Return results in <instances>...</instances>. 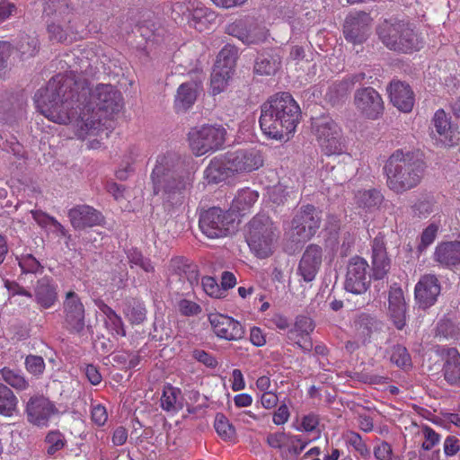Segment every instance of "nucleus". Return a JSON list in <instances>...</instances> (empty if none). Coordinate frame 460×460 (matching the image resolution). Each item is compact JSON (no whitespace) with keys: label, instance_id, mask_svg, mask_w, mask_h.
I'll return each instance as SVG.
<instances>
[{"label":"nucleus","instance_id":"obj_11","mask_svg":"<svg viewBox=\"0 0 460 460\" xmlns=\"http://www.w3.org/2000/svg\"><path fill=\"white\" fill-rule=\"evenodd\" d=\"M371 283L370 268L367 261L359 256L349 260L347 267L345 289L356 295L367 292Z\"/></svg>","mask_w":460,"mask_h":460},{"label":"nucleus","instance_id":"obj_17","mask_svg":"<svg viewBox=\"0 0 460 460\" xmlns=\"http://www.w3.org/2000/svg\"><path fill=\"white\" fill-rule=\"evenodd\" d=\"M354 104L366 118L378 119L384 112V102L377 91L372 87H364L355 93Z\"/></svg>","mask_w":460,"mask_h":460},{"label":"nucleus","instance_id":"obj_20","mask_svg":"<svg viewBox=\"0 0 460 460\" xmlns=\"http://www.w3.org/2000/svg\"><path fill=\"white\" fill-rule=\"evenodd\" d=\"M67 217L72 227L77 231L102 226L105 222V217L100 210L86 204L74 206L68 210Z\"/></svg>","mask_w":460,"mask_h":460},{"label":"nucleus","instance_id":"obj_50","mask_svg":"<svg viewBox=\"0 0 460 460\" xmlns=\"http://www.w3.org/2000/svg\"><path fill=\"white\" fill-rule=\"evenodd\" d=\"M290 439L299 441L295 435L284 431H278L270 433L267 436L266 442L270 447L281 450L288 447Z\"/></svg>","mask_w":460,"mask_h":460},{"label":"nucleus","instance_id":"obj_29","mask_svg":"<svg viewBox=\"0 0 460 460\" xmlns=\"http://www.w3.org/2000/svg\"><path fill=\"white\" fill-rule=\"evenodd\" d=\"M37 303L45 309L52 307L58 300L57 285L49 277L38 280L35 288Z\"/></svg>","mask_w":460,"mask_h":460},{"label":"nucleus","instance_id":"obj_31","mask_svg":"<svg viewBox=\"0 0 460 460\" xmlns=\"http://www.w3.org/2000/svg\"><path fill=\"white\" fill-rule=\"evenodd\" d=\"M43 13L48 17H54L57 22L71 23L74 22V13L68 0H46Z\"/></svg>","mask_w":460,"mask_h":460},{"label":"nucleus","instance_id":"obj_43","mask_svg":"<svg viewBox=\"0 0 460 460\" xmlns=\"http://www.w3.org/2000/svg\"><path fill=\"white\" fill-rule=\"evenodd\" d=\"M48 456H53L66 446V439L58 429L50 430L44 438Z\"/></svg>","mask_w":460,"mask_h":460},{"label":"nucleus","instance_id":"obj_26","mask_svg":"<svg viewBox=\"0 0 460 460\" xmlns=\"http://www.w3.org/2000/svg\"><path fill=\"white\" fill-rule=\"evenodd\" d=\"M389 96L392 103L401 111L409 112L414 104V95L409 84L400 81L389 85Z\"/></svg>","mask_w":460,"mask_h":460},{"label":"nucleus","instance_id":"obj_4","mask_svg":"<svg viewBox=\"0 0 460 460\" xmlns=\"http://www.w3.org/2000/svg\"><path fill=\"white\" fill-rule=\"evenodd\" d=\"M384 172L387 187L396 194H402L417 187L423 177L424 164L415 159L414 154L396 149L387 159Z\"/></svg>","mask_w":460,"mask_h":460},{"label":"nucleus","instance_id":"obj_21","mask_svg":"<svg viewBox=\"0 0 460 460\" xmlns=\"http://www.w3.org/2000/svg\"><path fill=\"white\" fill-rule=\"evenodd\" d=\"M441 292L438 279L432 274L422 276L414 288V296L420 307L426 309L432 306Z\"/></svg>","mask_w":460,"mask_h":460},{"label":"nucleus","instance_id":"obj_19","mask_svg":"<svg viewBox=\"0 0 460 460\" xmlns=\"http://www.w3.org/2000/svg\"><path fill=\"white\" fill-rule=\"evenodd\" d=\"M433 129L431 137L442 146H456L460 140V132L451 125L450 119L444 110H438L432 119Z\"/></svg>","mask_w":460,"mask_h":460},{"label":"nucleus","instance_id":"obj_40","mask_svg":"<svg viewBox=\"0 0 460 460\" xmlns=\"http://www.w3.org/2000/svg\"><path fill=\"white\" fill-rule=\"evenodd\" d=\"M237 60V49L234 46L226 45L218 53L215 67L234 72Z\"/></svg>","mask_w":460,"mask_h":460},{"label":"nucleus","instance_id":"obj_52","mask_svg":"<svg viewBox=\"0 0 460 460\" xmlns=\"http://www.w3.org/2000/svg\"><path fill=\"white\" fill-rule=\"evenodd\" d=\"M22 57H33L39 50V40L28 35L22 36L17 45Z\"/></svg>","mask_w":460,"mask_h":460},{"label":"nucleus","instance_id":"obj_13","mask_svg":"<svg viewBox=\"0 0 460 460\" xmlns=\"http://www.w3.org/2000/svg\"><path fill=\"white\" fill-rule=\"evenodd\" d=\"M27 420L38 428H47L58 409L53 402L43 395L31 396L25 407Z\"/></svg>","mask_w":460,"mask_h":460},{"label":"nucleus","instance_id":"obj_61","mask_svg":"<svg viewBox=\"0 0 460 460\" xmlns=\"http://www.w3.org/2000/svg\"><path fill=\"white\" fill-rule=\"evenodd\" d=\"M443 450L447 457L457 455L460 451V439L456 436H447L444 440Z\"/></svg>","mask_w":460,"mask_h":460},{"label":"nucleus","instance_id":"obj_34","mask_svg":"<svg viewBox=\"0 0 460 460\" xmlns=\"http://www.w3.org/2000/svg\"><path fill=\"white\" fill-rule=\"evenodd\" d=\"M259 194L257 191L249 188L243 189L238 191L232 202V209L236 211L240 216H244L250 211L251 208L258 200Z\"/></svg>","mask_w":460,"mask_h":460},{"label":"nucleus","instance_id":"obj_25","mask_svg":"<svg viewBox=\"0 0 460 460\" xmlns=\"http://www.w3.org/2000/svg\"><path fill=\"white\" fill-rule=\"evenodd\" d=\"M202 91L200 82L190 81L179 85L173 101V108L177 113L186 112L197 101Z\"/></svg>","mask_w":460,"mask_h":460},{"label":"nucleus","instance_id":"obj_62","mask_svg":"<svg viewBox=\"0 0 460 460\" xmlns=\"http://www.w3.org/2000/svg\"><path fill=\"white\" fill-rule=\"evenodd\" d=\"M193 358L210 368H216L218 365L217 358L212 354L203 349H195L193 351Z\"/></svg>","mask_w":460,"mask_h":460},{"label":"nucleus","instance_id":"obj_12","mask_svg":"<svg viewBox=\"0 0 460 460\" xmlns=\"http://www.w3.org/2000/svg\"><path fill=\"white\" fill-rule=\"evenodd\" d=\"M63 327L70 333L79 334L85 326V309L81 297L75 291H68L63 302Z\"/></svg>","mask_w":460,"mask_h":460},{"label":"nucleus","instance_id":"obj_22","mask_svg":"<svg viewBox=\"0 0 460 460\" xmlns=\"http://www.w3.org/2000/svg\"><path fill=\"white\" fill-rule=\"evenodd\" d=\"M433 260L442 268L458 269L460 267V241L438 243L433 252Z\"/></svg>","mask_w":460,"mask_h":460},{"label":"nucleus","instance_id":"obj_63","mask_svg":"<svg viewBox=\"0 0 460 460\" xmlns=\"http://www.w3.org/2000/svg\"><path fill=\"white\" fill-rule=\"evenodd\" d=\"M319 416L314 412L308 413L303 416L301 420V428H298L297 430H302L305 432H312L316 429L319 425Z\"/></svg>","mask_w":460,"mask_h":460},{"label":"nucleus","instance_id":"obj_15","mask_svg":"<svg viewBox=\"0 0 460 460\" xmlns=\"http://www.w3.org/2000/svg\"><path fill=\"white\" fill-rule=\"evenodd\" d=\"M372 18L365 12L350 13L343 24V35L348 42L354 45L367 40L371 28Z\"/></svg>","mask_w":460,"mask_h":460},{"label":"nucleus","instance_id":"obj_5","mask_svg":"<svg viewBox=\"0 0 460 460\" xmlns=\"http://www.w3.org/2000/svg\"><path fill=\"white\" fill-rule=\"evenodd\" d=\"M377 33L383 44L391 50L400 53H412L422 48L423 41L411 25L402 21H385Z\"/></svg>","mask_w":460,"mask_h":460},{"label":"nucleus","instance_id":"obj_32","mask_svg":"<svg viewBox=\"0 0 460 460\" xmlns=\"http://www.w3.org/2000/svg\"><path fill=\"white\" fill-rule=\"evenodd\" d=\"M354 199L358 208L365 212H373L379 208L384 196L376 189L360 190L356 192Z\"/></svg>","mask_w":460,"mask_h":460},{"label":"nucleus","instance_id":"obj_30","mask_svg":"<svg viewBox=\"0 0 460 460\" xmlns=\"http://www.w3.org/2000/svg\"><path fill=\"white\" fill-rule=\"evenodd\" d=\"M442 371L449 385L460 386V353L456 348L447 349Z\"/></svg>","mask_w":460,"mask_h":460},{"label":"nucleus","instance_id":"obj_8","mask_svg":"<svg viewBox=\"0 0 460 460\" xmlns=\"http://www.w3.org/2000/svg\"><path fill=\"white\" fill-rule=\"evenodd\" d=\"M226 129L221 125H203L192 128L188 140L192 153L201 156L222 148L225 144Z\"/></svg>","mask_w":460,"mask_h":460},{"label":"nucleus","instance_id":"obj_60","mask_svg":"<svg viewBox=\"0 0 460 460\" xmlns=\"http://www.w3.org/2000/svg\"><path fill=\"white\" fill-rule=\"evenodd\" d=\"M373 454L376 460H392V446L386 441H381L379 444L374 447Z\"/></svg>","mask_w":460,"mask_h":460},{"label":"nucleus","instance_id":"obj_37","mask_svg":"<svg viewBox=\"0 0 460 460\" xmlns=\"http://www.w3.org/2000/svg\"><path fill=\"white\" fill-rule=\"evenodd\" d=\"M123 313L133 324H139L146 319V310L144 303L137 298H128L125 302Z\"/></svg>","mask_w":460,"mask_h":460},{"label":"nucleus","instance_id":"obj_55","mask_svg":"<svg viewBox=\"0 0 460 460\" xmlns=\"http://www.w3.org/2000/svg\"><path fill=\"white\" fill-rule=\"evenodd\" d=\"M24 364L27 371L34 376H40L45 370V362L40 356L28 355Z\"/></svg>","mask_w":460,"mask_h":460},{"label":"nucleus","instance_id":"obj_53","mask_svg":"<svg viewBox=\"0 0 460 460\" xmlns=\"http://www.w3.org/2000/svg\"><path fill=\"white\" fill-rule=\"evenodd\" d=\"M269 196L270 200L272 203L279 206L287 202L291 196L295 199L296 192L294 190H288V188L279 185L270 190Z\"/></svg>","mask_w":460,"mask_h":460},{"label":"nucleus","instance_id":"obj_36","mask_svg":"<svg viewBox=\"0 0 460 460\" xmlns=\"http://www.w3.org/2000/svg\"><path fill=\"white\" fill-rule=\"evenodd\" d=\"M181 399V389L167 384L163 389L161 407L166 411H177L182 407Z\"/></svg>","mask_w":460,"mask_h":460},{"label":"nucleus","instance_id":"obj_2","mask_svg":"<svg viewBox=\"0 0 460 460\" xmlns=\"http://www.w3.org/2000/svg\"><path fill=\"white\" fill-rule=\"evenodd\" d=\"M153 194L161 195L168 210L181 206L193 187L194 172L184 169L179 157L160 155L150 175Z\"/></svg>","mask_w":460,"mask_h":460},{"label":"nucleus","instance_id":"obj_57","mask_svg":"<svg viewBox=\"0 0 460 460\" xmlns=\"http://www.w3.org/2000/svg\"><path fill=\"white\" fill-rule=\"evenodd\" d=\"M201 285L204 292L211 297L220 298L224 295V290L213 277L206 276L202 278Z\"/></svg>","mask_w":460,"mask_h":460},{"label":"nucleus","instance_id":"obj_18","mask_svg":"<svg viewBox=\"0 0 460 460\" xmlns=\"http://www.w3.org/2000/svg\"><path fill=\"white\" fill-rule=\"evenodd\" d=\"M208 322L213 332L219 339L236 341L244 336L243 326L231 316L220 313H211L208 314Z\"/></svg>","mask_w":460,"mask_h":460},{"label":"nucleus","instance_id":"obj_39","mask_svg":"<svg viewBox=\"0 0 460 460\" xmlns=\"http://www.w3.org/2000/svg\"><path fill=\"white\" fill-rule=\"evenodd\" d=\"M18 399L13 392L0 383V414L10 417L16 411Z\"/></svg>","mask_w":460,"mask_h":460},{"label":"nucleus","instance_id":"obj_33","mask_svg":"<svg viewBox=\"0 0 460 460\" xmlns=\"http://www.w3.org/2000/svg\"><path fill=\"white\" fill-rule=\"evenodd\" d=\"M49 37L51 40L58 42L72 41L75 40V35L78 32L77 27L71 23L64 22H52L48 24L47 28Z\"/></svg>","mask_w":460,"mask_h":460},{"label":"nucleus","instance_id":"obj_41","mask_svg":"<svg viewBox=\"0 0 460 460\" xmlns=\"http://www.w3.org/2000/svg\"><path fill=\"white\" fill-rule=\"evenodd\" d=\"M0 375L6 384L16 390L23 391L29 387V382L19 370L4 367L0 370Z\"/></svg>","mask_w":460,"mask_h":460},{"label":"nucleus","instance_id":"obj_56","mask_svg":"<svg viewBox=\"0 0 460 460\" xmlns=\"http://www.w3.org/2000/svg\"><path fill=\"white\" fill-rule=\"evenodd\" d=\"M388 302L389 310L406 307L403 291L400 287L394 285L390 288Z\"/></svg>","mask_w":460,"mask_h":460},{"label":"nucleus","instance_id":"obj_3","mask_svg":"<svg viewBox=\"0 0 460 460\" xmlns=\"http://www.w3.org/2000/svg\"><path fill=\"white\" fill-rule=\"evenodd\" d=\"M301 118V109L293 96L280 92L261 106L259 123L262 133L269 138L288 141L293 137Z\"/></svg>","mask_w":460,"mask_h":460},{"label":"nucleus","instance_id":"obj_47","mask_svg":"<svg viewBox=\"0 0 460 460\" xmlns=\"http://www.w3.org/2000/svg\"><path fill=\"white\" fill-rule=\"evenodd\" d=\"M16 260L23 274H37L43 271V266L32 254H21L16 257Z\"/></svg>","mask_w":460,"mask_h":460},{"label":"nucleus","instance_id":"obj_42","mask_svg":"<svg viewBox=\"0 0 460 460\" xmlns=\"http://www.w3.org/2000/svg\"><path fill=\"white\" fill-rule=\"evenodd\" d=\"M233 75V72H228L226 69H219L214 66L210 79V89L212 94L217 95L224 92Z\"/></svg>","mask_w":460,"mask_h":460},{"label":"nucleus","instance_id":"obj_23","mask_svg":"<svg viewBox=\"0 0 460 460\" xmlns=\"http://www.w3.org/2000/svg\"><path fill=\"white\" fill-rule=\"evenodd\" d=\"M323 261V249L310 244L305 250L298 265V272L305 282L314 279Z\"/></svg>","mask_w":460,"mask_h":460},{"label":"nucleus","instance_id":"obj_24","mask_svg":"<svg viewBox=\"0 0 460 460\" xmlns=\"http://www.w3.org/2000/svg\"><path fill=\"white\" fill-rule=\"evenodd\" d=\"M314 329V323L310 317L299 315L296 318L294 326L288 331V337L304 351L313 349V341L310 337Z\"/></svg>","mask_w":460,"mask_h":460},{"label":"nucleus","instance_id":"obj_64","mask_svg":"<svg viewBox=\"0 0 460 460\" xmlns=\"http://www.w3.org/2000/svg\"><path fill=\"white\" fill-rule=\"evenodd\" d=\"M91 419L97 426H103L108 420L106 408L102 404L93 405L91 411Z\"/></svg>","mask_w":460,"mask_h":460},{"label":"nucleus","instance_id":"obj_35","mask_svg":"<svg viewBox=\"0 0 460 460\" xmlns=\"http://www.w3.org/2000/svg\"><path fill=\"white\" fill-rule=\"evenodd\" d=\"M281 60L277 55L261 54L254 64V73L259 75H274L280 68Z\"/></svg>","mask_w":460,"mask_h":460},{"label":"nucleus","instance_id":"obj_14","mask_svg":"<svg viewBox=\"0 0 460 460\" xmlns=\"http://www.w3.org/2000/svg\"><path fill=\"white\" fill-rule=\"evenodd\" d=\"M227 162L234 175L249 173L262 167V153L256 148H241L226 153Z\"/></svg>","mask_w":460,"mask_h":460},{"label":"nucleus","instance_id":"obj_28","mask_svg":"<svg viewBox=\"0 0 460 460\" xmlns=\"http://www.w3.org/2000/svg\"><path fill=\"white\" fill-rule=\"evenodd\" d=\"M227 162L226 155L214 157L204 171V178L208 183H219L234 176Z\"/></svg>","mask_w":460,"mask_h":460},{"label":"nucleus","instance_id":"obj_46","mask_svg":"<svg viewBox=\"0 0 460 460\" xmlns=\"http://www.w3.org/2000/svg\"><path fill=\"white\" fill-rule=\"evenodd\" d=\"M344 438L346 443L353 447V449L362 457V458H369L370 457V448L367 445V443L363 440L362 437L352 430H349L344 435Z\"/></svg>","mask_w":460,"mask_h":460},{"label":"nucleus","instance_id":"obj_10","mask_svg":"<svg viewBox=\"0 0 460 460\" xmlns=\"http://www.w3.org/2000/svg\"><path fill=\"white\" fill-rule=\"evenodd\" d=\"M233 223L232 216L217 207L203 211L199 219V229L211 239L226 236Z\"/></svg>","mask_w":460,"mask_h":460},{"label":"nucleus","instance_id":"obj_27","mask_svg":"<svg viewBox=\"0 0 460 460\" xmlns=\"http://www.w3.org/2000/svg\"><path fill=\"white\" fill-rule=\"evenodd\" d=\"M373 277L383 279L390 270L391 261L387 256L386 247L382 238L376 237L372 243Z\"/></svg>","mask_w":460,"mask_h":460},{"label":"nucleus","instance_id":"obj_48","mask_svg":"<svg viewBox=\"0 0 460 460\" xmlns=\"http://www.w3.org/2000/svg\"><path fill=\"white\" fill-rule=\"evenodd\" d=\"M435 200L432 196L425 195L420 198L412 206L411 211L420 218H426L433 212Z\"/></svg>","mask_w":460,"mask_h":460},{"label":"nucleus","instance_id":"obj_59","mask_svg":"<svg viewBox=\"0 0 460 460\" xmlns=\"http://www.w3.org/2000/svg\"><path fill=\"white\" fill-rule=\"evenodd\" d=\"M13 48L12 44L8 41H1L0 40V75H4L7 67H8V61L13 54Z\"/></svg>","mask_w":460,"mask_h":460},{"label":"nucleus","instance_id":"obj_49","mask_svg":"<svg viewBox=\"0 0 460 460\" xmlns=\"http://www.w3.org/2000/svg\"><path fill=\"white\" fill-rule=\"evenodd\" d=\"M127 257L131 268L137 266L146 272H154L155 268L150 259L145 258L140 251L131 248L127 252Z\"/></svg>","mask_w":460,"mask_h":460},{"label":"nucleus","instance_id":"obj_38","mask_svg":"<svg viewBox=\"0 0 460 460\" xmlns=\"http://www.w3.org/2000/svg\"><path fill=\"white\" fill-rule=\"evenodd\" d=\"M188 11L189 23L199 31L203 30L207 22H210L215 16L213 12L202 4L192 6V9L188 8Z\"/></svg>","mask_w":460,"mask_h":460},{"label":"nucleus","instance_id":"obj_58","mask_svg":"<svg viewBox=\"0 0 460 460\" xmlns=\"http://www.w3.org/2000/svg\"><path fill=\"white\" fill-rule=\"evenodd\" d=\"M178 310L181 315L195 316L201 313V306L191 300L182 298L177 303Z\"/></svg>","mask_w":460,"mask_h":460},{"label":"nucleus","instance_id":"obj_44","mask_svg":"<svg viewBox=\"0 0 460 460\" xmlns=\"http://www.w3.org/2000/svg\"><path fill=\"white\" fill-rule=\"evenodd\" d=\"M214 428L223 440L233 441L235 439V429L223 413H217Z\"/></svg>","mask_w":460,"mask_h":460},{"label":"nucleus","instance_id":"obj_1","mask_svg":"<svg viewBox=\"0 0 460 460\" xmlns=\"http://www.w3.org/2000/svg\"><path fill=\"white\" fill-rule=\"evenodd\" d=\"M122 100L120 92L111 84H100L91 91L65 74L54 75L34 96L37 110L49 120L68 124L75 119L80 138L111 128Z\"/></svg>","mask_w":460,"mask_h":460},{"label":"nucleus","instance_id":"obj_51","mask_svg":"<svg viewBox=\"0 0 460 460\" xmlns=\"http://www.w3.org/2000/svg\"><path fill=\"white\" fill-rule=\"evenodd\" d=\"M421 434L423 437V442L421 444V448L424 451H430L436 446H438L440 442L441 436L438 432L435 431L431 427L428 425H423L421 427Z\"/></svg>","mask_w":460,"mask_h":460},{"label":"nucleus","instance_id":"obj_6","mask_svg":"<svg viewBox=\"0 0 460 460\" xmlns=\"http://www.w3.org/2000/svg\"><path fill=\"white\" fill-rule=\"evenodd\" d=\"M312 133L324 155H340L346 152L342 129L331 117L322 116L314 119Z\"/></svg>","mask_w":460,"mask_h":460},{"label":"nucleus","instance_id":"obj_45","mask_svg":"<svg viewBox=\"0 0 460 460\" xmlns=\"http://www.w3.org/2000/svg\"><path fill=\"white\" fill-rule=\"evenodd\" d=\"M389 354L391 362L396 367L403 370L411 368V358L405 347L395 345L391 348Z\"/></svg>","mask_w":460,"mask_h":460},{"label":"nucleus","instance_id":"obj_9","mask_svg":"<svg viewBox=\"0 0 460 460\" xmlns=\"http://www.w3.org/2000/svg\"><path fill=\"white\" fill-rule=\"evenodd\" d=\"M322 222L321 211L314 205H303L291 221L293 235L297 241H307L315 235Z\"/></svg>","mask_w":460,"mask_h":460},{"label":"nucleus","instance_id":"obj_7","mask_svg":"<svg viewBox=\"0 0 460 460\" xmlns=\"http://www.w3.org/2000/svg\"><path fill=\"white\" fill-rule=\"evenodd\" d=\"M276 230L269 217L256 216L250 221L246 241L257 257L267 258L272 253L278 237Z\"/></svg>","mask_w":460,"mask_h":460},{"label":"nucleus","instance_id":"obj_16","mask_svg":"<svg viewBox=\"0 0 460 460\" xmlns=\"http://www.w3.org/2000/svg\"><path fill=\"white\" fill-rule=\"evenodd\" d=\"M226 32L246 45L260 44L267 39V31L248 18L234 20L226 26Z\"/></svg>","mask_w":460,"mask_h":460},{"label":"nucleus","instance_id":"obj_54","mask_svg":"<svg viewBox=\"0 0 460 460\" xmlns=\"http://www.w3.org/2000/svg\"><path fill=\"white\" fill-rule=\"evenodd\" d=\"M438 228V225L431 223L422 231L420 234V242L418 245V250L420 252L427 249V247H429L435 241Z\"/></svg>","mask_w":460,"mask_h":460}]
</instances>
